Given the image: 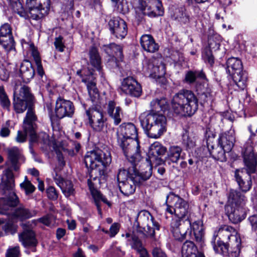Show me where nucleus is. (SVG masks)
I'll return each mask as SVG.
<instances>
[{
    "label": "nucleus",
    "mask_w": 257,
    "mask_h": 257,
    "mask_svg": "<svg viewBox=\"0 0 257 257\" xmlns=\"http://www.w3.org/2000/svg\"><path fill=\"white\" fill-rule=\"evenodd\" d=\"M86 113L91 126L96 131H102L104 126V119L102 112L96 109L92 108L86 110Z\"/></svg>",
    "instance_id": "aec40b11"
},
{
    "label": "nucleus",
    "mask_w": 257,
    "mask_h": 257,
    "mask_svg": "<svg viewBox=\"0 0 257 257\" xmlns=\"http://www.w3.org/2000/svg\"><path fill=\"white\" fill-rule=\"evenodd\" d=\"M123 153L131 163L132 166L138 168V163L142 160L140 146L138 139H127L117 141Z\"/></svg>",
    "instance_id": "6e6552de"
},
{
    "label": "nucleus",
    "mask_w": 257,
    "mask_h": 257,
    "mask_svg": "<svg viewBox=\"0 0 257 257\" xmlns=\"http://www.w3.org/2000/svg\"><path fill=\"white\" fill-rule=\"evenodd\" d=\"M215 236V234L214 235ZM216 236L229 240L232 249L230 253V257L238 256L241 249V239L233 227L226 225H222L219 228Z\"/></svg>",
    "instance_id": "9b49d317"
},
{
    "label": "nucleus",
    "mask_w": 257,
    "mask_h": 257,
    "mask_svg": "<svg viewBox=\"0 0 257 257\" xmlns=\"http://www.w3.org/2000/svg\"><path fill=\"white\" fill-rule=\"evenodd\" d=\"M107 112L109 117L113 120L115 125L119 124L123 117L122 110L120 107L116 106V103L112 100L108 101Z\"/></svg>",
    "instance_id": "bb28decb"
},
{
    "label": "nucleus",
    "mask_w": 257,
    "mask_h": 257,
    "mask_svg": "<svg viewBox=\"0 0 257 257\" xmlns=\"http://www.w3.org/2000/svg\"><path fill=\"white\" fill-rule=\"evenodd\" d=\"M55 112L57 118L71 117L74 112V107L71 101L59 97L56 102Z\"/></svg>",
    "instance_id": "f3484780"
},
{
    "label": "nucleus",
    "mask_w": 257,
    "mask_h": 257,
    "mask_svg": "<svg viewBox=\"0 0 257 257\" xmlns=\"http://www.w3.org/2000/svg\"><path fill=\"white\" fill-rule=\"evenodd\" d=\"M10 5L15 13L18 14L21 17L24 16V12H23V6L19 1L14 3H12V4Z\"/></svg>",
    "instance_id": "5fc2aeb1"
},
{
    "label": "nucleus",
    "mask_w": 257,
    "mask_h": 257,
    "mask_svg": "<svg viewBox=\"0 0 257 257\" xmlns=\"http://www.w3.org/2000/svg\"><path fill=\"white\" fill-rule=\"evenodd\" d=\"M15 186L14 176L8 169L4 171L0 184L3 194L7 197L0 198V214L18 218L21 220L28 219L36 215L37 211L29 210L23 206H20L13 211L14 207L19 203V198L14 192Z\"/></svg>",
    "instance_id": "f257e3e1"
},
{
    "label": "nucleus",
    "mask_w": 257,
    "mask_h": 257,
    "mask_svg": "<svg viewBox=\"0 0 257 257\" xmlns=\"http://www.w3.org/2000/svg\"><path fill=\"white\" fill-rule=\"evenodd\" d=\"M54 150L57 155V157L59 163V167L60 170L65 166V162L64 160L62 152H67L70 156L74 155V151L73 150H69L66 149L63 145L62 142H57L54 144Z\"/></svg>",
    "instance_id": "4c0bfd02"
},
{
    "label": "nucleus",
    "mask_w": 257,
    "mask_h": 257,
    "mask_svg": "<svg viewBox=\"0 0 257 257\" xmlns=\"http://www.w3.org/2000/svg\"><path fill=\"white\" fill-rule=\"evenodd\" d=\"M151 109L148 114H163L161 111L164 112L168 108V103L165 98L153 100L150 103Z\"/></svg>",
    "instance_id": "c9c22d12"
},
{
    "label": "nucleus",
    "mask_w": 257,
    "mask_h": 257,
    "mask_svg": "<svg viewBox=\"0 0 257 257\" xmlns=\"http://www.w3.org/2000/svg\"><path fill=\"white\" fill-rule=\"evenodd\" d=\"M208 47L205 48L202 53V57L206 63L212 66L214 62V57L212 51L219 49L220 38L218 35H214L208 38Z\"/></svg>",
    "instance_id": "2eb2a0df"
},
{
    "label": "nucleus",
    "mask_w": 257,
    "mask_h": 257,
    "mask_svg": "<svg viewBox=\"0 0 257 257\" xmlns=\"http://www.w3.org/2000/svg\"><path fill=\"white\" fill-rule=\"evenodd\" d=\"M196 79L207 80L203 70L189 71L186 73L185 80H196Z\"/></svg>",
    "instance_id": "49530a36"
},
{
    "label": "nucleus",
    "mask_w": 257,
    "mask_h": 257,
    "mask_svg": "<svg viewBox=\"0 0 257 257\" xmlns=\"http://www.w3.org/2000/svg\"><path fill=\"white\" fill-rule=\"evenodd\" d=\"M115 4V7L117 8V11L118 12L122 14H125L128 12V8L126 7H124L122 2H118L117 4Z\"/></svg>",
    "instance_id": "69168bd1"
},
{
    "label": "nucleus",
    "mask_w": 257,
    "mask_h": 257,
    "mask_svg": "<svg viewBox=\"0 0 257 257\" xmlns=\"http://www.w3.org/2000/svg\"><path fill=\"white\" fill-rule=\"evenodd\" d=\"M36 116L33 111L29 109L24 120V130L27 135L30 136L31 143H39L38 135L35 132V121Z\"/></svg>",
    "instance_id": "a211bd4d"
},
{
    "label": "nucleus",
    "mask_w": 257,
    "mask_h": 257,
    "mask_svg": "<svg viewBox=\"0 0 257 257\" xmlns=\"http://www.w3.org/2000/svg\"><path fill=\"white\" fill-rule=\"evenodd\" d=\"M135 10L139 20L142 19V16L155 18L164 15V9L160 0H138Z\"/></svg>",
    "instance_id": "9d476101"
},
{
    "label": "nucleus",
    "mask_w": 257,
    "mask_h": 257,
    "mask_svg": "<svg viewBox=\"0 0 257 257\" xmlns=\"http://www.w3.org/2000/svg\"><path fill=\"white\" fill-rule=\"evenodd\" d=\"M46 193L49 199L52 200H56L58 197V193L53 186H49L46 189Z\"/></svg>",
    "instance_id": "6e6d98bb"
},
{
    "label": "nucleus",
    "mask_w": 257,
    "mask_h": 257,
    "mask_svg": "<svg viewBox=\"0 0 257 257\" xmlns=\"http://www.w3.org/2000/svg\"><path fill=\"white\" fill-rule=\"evenodd\" d=\"M167 151L166 148L161 143L156 142L151 145L150 148L149 155L151 159L156 161V165L159 166L164 163V161L160 158V156L164 155Z\"/></svg>",
    "instance_id": "a878e982"
},
{
    "label": "nucleus",
    "mask_w": 257,
    "mask_h": 257,
    "mask_svg": "<svg viewBox=\"0 0 257 257\" xmlns=\"http://www.w3.org/2000/svg\"><path fill=\"white\" fill-rule=\"evenodd\" d=\"M166 202L170 204H174V213L176 218L173 219H180L184 220L186 219L188 213L189 204L185 200L179 196L171 192L167 196Z\"/></svg>",
    "instance_id": "ddd939ff"
},
{
    "label": "nucleus",
    "mask_w": 257,
    "mask_h": 257,
    "mask_svg": "<svg viewBox=\"0 0 257 257\" xmlns=\"http://www.w3.org/2000/svg\"><path fill=\"white\" fill-rule=\"evenodd\" d=\"M89 58L91 64L96 68L99 74L101 73V61L97 49L92 47L89 51Z\"/></svg>",
    "instance_id": "37998d69"
},
{
    "label": "nucleus",
    "mask_w": 257,
    "mask_h": 257,
    "mask_svg": "<svg viewBox=\"0 0 257 257\" xmlns=\"http://www.w3.org/2000/svg\"><path fill=\"white\" fill-rule=\"evenodd\" d=\"M20 254V249L19 246L9 249L6 254L7 257H19Z\"/></svg>",
    "instance_id": "052dcab7"
},
{
    "label": "nucleus",
    "mask_w": 257,
    "mask_h": 257,
    "mask_svg": "<svg viewBox=\"0 0 257 257\" xmlns=\"http://www.w3.org/2000/svg\"><path fill=\"white\" fill-rule=\"evenodd\" d=\"M248 128L251 135L249 140L244 146L243 154L244 163L247 168L236 170L234 174V177L239 189L243 192L248 191L251 187L252 181L250 175L255 172L257 165V156L253 152V147L250 144L251 143L250 139L255 137V134L252 131L251 125H249Z\"/></svg>",
    "instance_id": "f03ea898"
},
{
    "label": "nucleus",
    "mask_w": 257,
    "mask_h": 257,
    "mask_svg": "<svg viewBox=\"0 0 257 257\" xmlns=\"http://www.w3.org/2000/svg\"><path fill=\"white\" fill-rule=\"evenodd\" d=\"M209 141V140H207V148L212 158L221 162L226 161V157L225 154L227 153V151H225V150L218 145L216 147H214L213 145L210 144Z\"/></svg>",
    "instance_id": "e433bc0d"
},
{
    "label": "nucleus",
    "mask_w": 257,
    "mask_h": 257,
    "mask_svg": "<svg viewBox=\"0 0 257 257\" xmlns=\"http://www.w3.org/2000/svg\"><path fill=\"white\" fill-rule=\"evenodd\" d=\"M181 142L183 147L188 151H192L196 146V138L189 129H183Z\"/></svg>",
    "instance_id": "2f4dec72"
},
{
    "label": "nucleus",
    "mask_w": 257,
    "mask_h": 257,
    "mask_svg": "<svg viewBox=\"0 0 257 257\" xmlns=\"http://www.w3.org/2000/svg\"><path fill=\"white\" fill-rule=\"evenodd\" d=\"M19 240L26 247L36 246L37 244L34 232L31 229H26L19 235Z\"/></svg>",
    "instance_id": "f704fd0d"
},
{
    "label": "nucleus",
    "mask_w": 257,
    "mask_h": 257,
    "mask_svg": "<svg viewBox=\"0 0 257 257\" xmlns=\"http://www.w3.org/2000/svg\"><path fill=\"white\" fill-rule=\"evenodd\" d=\"M102 49L110 57H116L118 60L122 61L123 55L122 46L115 43H110L103 45Z\"/></svg>",
    "instance_id": "473e14b6"
},
{
    "label": "nucleus",
    "mask_w": 257,
    "mask_h": 257,
    "mask_svg": "<svg viewBox=\"0 0 257 257\" xmlns=\"http://www.w3.org/2000/svg\"><path fill=\"white\" fill-rule=\"evenodd\" d=\"M228 245H230L229 243L227 244L223 242L219 241L217 245H214L213 248L216 252L225 255L228 253Z\"/></svg>",
    "instance_id": "603ef678"
},
{
    "label": "nucleus",
    "mask_w": 257,
    "mask_h": 257,
    "mask_svg": "<svg viewBox=\"0 0 257 257\" xmlns=\"http://www.w3.org/2000/svg\"><path fill=\"white\" fill-rule=\"evenodd\" d=\"M10 125V121L6 122V124L2 126L0 131V136L3 138H6L9 136L10 134V130L9 126Z\"/></svg>",
    "instance_id": "4d7b16f0"
},
{
    "label": "nucleus",
    "mask_w": 257,
    "mask_h": 257,
    "mask_svg": "<svg viewBox=\"0 0 257 257\" xmlns=\"http://www.w3.org/2000/svg\"><path fill=\"white\" fill-rule=\"evenodd\" d=\"M138 132L136 126L131 122L123 123L119 126L117 132V141L128 138L137 139Z\"/></svg>",
    "instance_id": "4be33fe9"
},
{
    "label": "nucleus",
    "mask_w": 257,
    "mask_h": 257,
    "mask_svg": "<svg viewBox=\"0 0 257 257\" xmlns=\"http://www.w3.org/2000/svg\"><path fill=\"white\" fill-rule=\"evenodd\" d=\"M29 9L30 17L33 20H38L43 18L48 13L50 9L38 8H28Z\"/></svg>",
    "instance_id": "c03bdc74"
},
{
    "label": "nucleus",
    "mask_w": 257,
    "mask_h": 257,
    "mask_svg": "<svg viewBox=\"0 0 257 257\" xmlns=\"http://www.w3.org/2000/svg\"><path fill=\"white\" fill-rule=\"evenodd\" d=\"M119 230V224L117 223H113L109 228V236L111 237H114Z\"/></svg>",
    "instance_id": "e2e57ef3"
},
{
    "label": "nucleus",
    "mask_w": 257,
    "mask_h": 257,
    "mask_svg": "<svg viewBox=\"0 0 257 257\" xmlns=\"http://www.w3.org/2000/svg\"><path fill=\"white\" fill-rule=\"evenodd\" d=\"M245 197L235 190H230L228 195V203L229 205H237L240 204H245Z\"/></svg>",
    "instance_id": "79ce46f5"
},
{
    "label": "nucleus",
    "mask_w": 257,
    "mask_h": 257,
    "mask_svg": "<svg viewBox=\"0 0 257 257\" xmlns=\"http://www.w3.org/2000/svg\"><path fill=\"white\" fill-rule=\"evenodd\" d=\"M108 26L111 33L118 39L124 38L127 33L126 22L119 17H114L108 22Z\"/></svg>",
    "instance_id": "dca6fc26"
},
{
    "label": "nucleus",
    "mask_w": 257,
    "mask_h": 257,
    "mask_svg": "<svg viewBox=\"0 0 257 257\" xmlns=\"http://www.w3.org/2000/svg\"><path fill=\"white\" fill-rule=\"evenodd\" d=\"M20 186L22 189L25 190L27 195L33 193L36 189L35 186L28 180L22 183Z\"/></svg>",
    "instance_id": "864d4df0"
},
{
    "label": "nucleus",
    "mask_w": 257,
    "mask_h": 257,
    "mask_svg": "<svg viewBox=\"0 0 257 257\" xmlns=\"http://www.w3.org/2000/svg\"><path fill=\"white\" fill-rule=\"evenodd\" d=\"M60 170L59 167L55 169V174L53 175V179L56 184L60 188L64 195L68 197L74 194V189L70 181L65 180L58 174V172Z\"/></svg>",
    "instance_id": "5701e85b"
},
{
    "label": "nucleus",
    "mask_w": 257,
    "mask_h": 257,
    "mask_svg": "<svg viewBox=\"0 0 257 257\" xmlns=\"http://www.w3.org/2000/svg\"><path fill=\"white\" fill-rule=\"evenodd\" d=\"M63 38L61 36H59L56 38L54 45L56 49H58L60 52H63L64 51V45L62 42Z\"/></svg>",
    "instance_id": "680f3d73"
},
{
    "label": "nucleus",
    "mask_w": 257,
    "mask_h": 257,
    "mask_svg": "<svg viewBox=\"0 0 257 257\" xmlns=\"http://www.w3.org/2000/svg\"><path fill=\"white\" fill-rule=\"evenodd\" d=\"M140 43L142 48L148 52L154 53L159 49L158 45L150 35H143L140 38Z\"/></svg>",
    "instance_id": "72a5a7b5"
},
{
    "label": "nucleus",
    "mask_w": 257,
    "mask_h": 257,
    "mask_svg": "<svg viewBox=\"0 0 257 257\" xmlns=\"http://www.w3.org/2000/svg\"><path fill=\"white\" fill-rule=\"evenodd\" d=\"M125 237L132 247L140 253V257H148V252L138 237L134 233H128L125 234Z\"/></svg>",
    "instance_id": "c756f323"
},
{
    "label": "nucleus",
    "mask_w": 257,
    "mask_h": 257,
    "mask_svg": "<svg viewBox=\"0 0 257 257\" xmlns=\"http://www.w3.org/2000/svg\"><path fill=\"white\" fill-rule=\"evenodd\" d=\"M20 81L16 83L14 87L13 105L17 113L24 112L28 107V109L33 110L30 107L33 104L35 98L30 92V88L25 85H22Z\"/></svg>",
    "instance_id": "0eeeda50"
},
{
    "label": "nucleus",
    "mask_w": 257,
    "mask_h": 257,
    "mask_svg": "<svg viewBox=\"0 0 257 257\" xmlns=\"http://www.w3.org/2000/svg\"><path fill=\"white\" fill-rule=\"evenodd\" d=\"M0 103L4 108H9L10 107V101L3 86H0Z\"/></svg>",
    "instance_id": "3c124183"
},
{
    "label": "nucleus",
    "mask_w": 257,
    "mask_h": 257,
    "mask_svg": "<svg viewBox=\"0 0 257 257\" xmlns=\"http://www.w3.org/2000/svg\"><path fill=\"white\" fill-rule=\"evenodd\" d=\"M139 120L145 134L150 138L158 139L167 131V118L164 114L143 112Z\"/></svg>",
    "instance_id": "423d86ee"
},
{
    "label": "nucleus",
    "mask_w": 257,
    "mask_h": 257,
    "mask_svg": "<svg viewBox=\"0 0 257 257\" xmlns=\"http://www.w3.org/2000/svg\"><path fill=\"white\" fill-rule=\"evenodd\" d=\"M249 220L253 230L257 231V215H254L249 218Z\"/></svg>",
    "instance_id": "774afa93"
},
{
    "label": "nucleus",
    "mask_w": 257,
    "mask_h": 257,
    "mask_svg": "<svg viewBox=\"0 0 257 257\" xmlns=\"http://www.w3.org/2000/svg\"><path fill=\"white\" fill-rule=\"evenodd\" d=\"M26 136L27 135L25 133H23L21 131H18L16 140L19 143H23L26 141Z\"/></svg>",
    "instance_id": "338daca9"
},
{
    "label": "nucleus",
    "mask_w": 257,
    "mask_h": 257,
    "mask_svg": "<svg viewBox=\"0 0 257 257\" xmlns=\"http://www.w3.org/2000/svg\"><path fill=\"white\" fill-rule=\"evenodd\" d=\"M98 183L97 181H92L91 180H87V184L91 194L95 201L96 205L97 206V209L99 213L101 212V208L99 205L98 201L101 200L105 204H107L109 206H111V203L107 200V199L103 196V195L98 191L96 186V184Z\"/></svg>",
    "instance_id": "cd10ccee"
},
{
    "label": "nucleus",
    "mask_w": 257,
    "mask_h": 257,
    "mask_svg": "<svg viewBox=\"0 0 257 257\" xmlns=\"http://www.w3.org/2000/svg\"><path fill=\"white\" fill-rule=\"evenodd\" d=\"M87 82V87L89 94L93 102H97L99 98V93L94 81H85Z\"/></svg>",
    "instance_id": "a18cd8bd"
},
{
    "label": "nucleus",
    "mask_w": 257,
    "mask_h": 257,
    "mask_svg": "<svg viewBox=\"0 0 257 257\" xmlns=\"http://www.w3.org/2000/svg\"><path fill=\"white\" fill-rule=\"evenodd\" d=\"M172 106L176 114L191 116L198 109V100L191 90L182 89L174 96Z\"/></svg>",
    "instance_id": "39448f33"
},
{
    "label": "nucleus",
    "mask_w": 257,
    "mask_h": 257,
    "mask_svg": "<svg viewBox=\"0 0 257 257\" xmlns=\"http://www.w3.org/2000/svg\"><path fill=\"white\" fill-rule=\"evenodd\" d=\"M198 249L194 243L190 240H186L182 247V257H197Z\"/></svg>",
    "instance_id": "ea45409f"
},
{
    "label": "nucleus",
    "mask_w": 257,
    "mask_h": 257,
    "mask_svg": "<svg viewBox=\"0 0 257 257\" xmlns=\"http://www.w3.org/2000/svg\"><path fill=\"white\" fill-rule=\"evenodd\" d=\"M171 17L181 25H188L191 20L190 13L185 7L176 9L173 14L171 15Z\"/></svg>",
    "instance_id": "7c9ffc66"
},
{
    "label": "nucleus",
    "mask_w": 257,
    "mask_h": 257,
    "mask_svg": "<svg viewBox=\"0 0 257 257\" xmlns=\"http://www.w3.org/2000/svg\"><path fill=\"white\" fill-rule=\"evenodd\" d=\"M165 73V67L164 64L161 63L159 66H155L153 67V73L150 74L151 77L159 79L164 75Z\"/></svg>",
    "instance_id": "8fccbe9b"
},
{
    "label": "nucleus",
    "mask_w": 257,
    "mask_h": 257,
    "mask_svg": "<svg viewBox=\"0 0 257 257\" xmlns=\"http://www.w3.org/2000/svg\"><path fill=\"white\" fill-rule=\"evenodd\" d=\"M121 89L126 94L139 97L142 93V86L138 81H122Z\"/></svg>",
    "instance_id": "c85d7f7f"
},
{
    "label": "nucleus",
    "mask_w": 257,
    "mask_h": 257,
    "mask_svg": "<svg viewBox=\"0 0 257 257\" xmlns=\"http://www.w3.org/2000/svg\"><path fill=\"white\" fill-rule=\"evenodd\" d=\"M22 155H21L20 150L16 147H14L8 150V160L6 162V165L9 167L3 172L1 176V178L4 174V171L8 169H10L13 174L11 169L14 171H17L20 168V163L19 161L22 159ZM14 175V174H13Z\"/></svg>",
    "instance_id": "412c9836"
},
{
    "label": "nucleus",
    "mask_w": 257,
    "mask_h": 257,
    "mask_svg": "<svg viewBox=\"0 0 257 257\" xmlns=\"http://www.w3.org/2000/svg\"><path fill=\"white\" fill-rule=\"evenodd\" d=\"M182 149L179 146H171L169 148L167 153V156L165 161L169 164L177 163L180 158H182L181 153Z\"/></svg>",
    "instance_id": "58836bf2"
},
{
    "label": "nucleus",
    "mask_w": 257,
    "mask_h": 257,
    "mask_svg": "<svg viewBox=\"0 0 257 257\" xmlns=\"http://www.w3.org/2000/svg\"><path fill=\"white\" fill-rule=\"evenodd\" d=\"M0 38H6L3 39L2 46L6 51H10L14 48V40L12 36V29L10 25L6 23L0 28Z\"/></svg>",
    "instance_id": "b1692460"
},
{
    "label": "nucleus",
    "mask_w": 257,
    "mask_h": 257,
    "mask_svg": "<svg viewBox=\"0 0 257 257\" xmlns=\"http://www.w3.org/2000/svg\"><path fill=\"white\" fill-rule=\"evenodd\" d=\"M152 253L153 257H167L166 254L159 247H155L153 249Z\"/></svg>",
    "instance_id": "0e129e2a"
},
{
    "label": "nucleus",
    "mask_w": 257,
    "mask_h": 257,
    "mask_svg": "<svg viewBox=\"0 0 257 257\" xmlns=\"http://www.w3.org/2000/svg\"><path fill=\"white\" fill-rule=\"evenodd\" d=\"M138 231L142 232L147 237L154 238L155 230H159L160 225L155 221L149 212L142 210L138 214L136 218Z\"/></svg>",
    "instance_id": "1a4fd4ad"
},
{
    "label": "nucleus",
    "mask_w": 257,
    "mask_h": 257,
    "mask_svg": "<svg viewBox=\"0 0 257 257\" xmlns=\"http://www.w3.org/2000/svg\"><path fill=\"white\" fill-rule=\"evenodd\" d=\"M191 225V221L189 218L184 220L180 219H172L171 223V231L175 239L183 241L187 238V236L191 235V230L189 231Z\"/></svg>",
    "instance_id": "4468645a"
},
{
    "label": "nucleus",
    "mask_w": 257,
    "mask_h": 257,
    "mask_svg": "<svg viewBox=\"0 0 257 257\" xmlns=\"http://www.w3.org/2000/svg\"><path fill=\"white\" fill-rule=\"evenodd\" d=\"M234 131L230 130L221 134L218 139V145L229 152L231 151L235 142Z\"/></svg>",
    "instance_id": "393cba45"
},
{
    "label": "nucleus",
    "mask_w": 257,
    "mask_h": 257,
    "mask_svg": "<svg viewBox=\"0 0 257 257\" xmlns=\"http://www.w3.org/2000/svg\"><path fill=\"white\" fill-rule=\"evenodd\" d=\"M121 61L118 60L116 57H110L107 62L106 65L110 69L117 68L118 67V62Z\"/></svg>",
    "instance_id": "bf43d9fd"
},
{
    "label": "nucleus",
    "mask_w": 257,
    "mask_h": 257,
    "mask_svg": "<svg viewBox=\"0 0 257 257\" xmlns=\"http://www.w3.org/2000/svg\"><path fill=\"white\" fill-rule=\"evenodd\" d=\"M111 158L109 152H104L101 150H95L88 152L84 158L87 167L89 166V179L92 181H97L98 184L105 181L107 176V166L111 163Z\"/></svg>",
    "instance_id": "7ed1b4c3"
},
{
    "label": "nucleus",
    "mask_w": 257,
    "mask_h": 257,
    "mask_svg": "<svg viewBox=\"0 0 257 257\" xmlns=\"http://www.w3.org/2000/svg\"><path fill=\"white\" fill-rule=\"evenodd\" d=\"M52 215L50 214H47L41 218H39L37 221L47 226H50L52 224Z\"/></svg>",
    "instance_id": "13d9d810"
},
{
    "label": "nucleus",
    "mask_w": 257,
    "mask_h": 257,
    "mask_svg": "<svg viewBox=\"0 0 257 257\" xmlns=\"http://www.w3.org/2000/svg\"><path fill=\"white\" fill-rule=\"evenodd\" d=\"M26 4L28 8H38L50 9V0H27Z\"/></svg>",
    "instance_id": "de8ad7c7"
},
{
    "label": "nucleus",
    "mask_w": 257,
    "mask_h": 257,
    "mask_svg": "<svg viewBox=\"0 0 257 257\" xmlns=\"http://www.w3.org/2000/svg\"><path fill=\"white\" fill-rule=\"evenodd\" d=\"M190 228L193 231L195 240L198 242H201L203 241L204 236L202 221L199 219L194 221L192 223L191 222V225L189 227V229Z\"/></svg>",
    "instance_id": "a19ab883"
},
{
    "label": "nucleus",
    "mask_w": 257,
    "mask_h": 257,
    "mask_svg": "<svg viewBox=\"0 0 257 257\" xmlns=\"http://www.w3.org/2000/svg\"><path fill=\"white\" fill-rule=\"evenodd\" d=\"M226 72L229 75L228 79L232 80H247V73L242 71L241 60L237 58L231 57L226 61Z\"/></svg>",
    "instance_id": "f8f14e48"
},
{
    "label": "nucleus",
    "mask_w": 257,
    "mask_h": 257,
    "mask_svg": "<svg viewBox=\"0 0 257 257\" xmlns=\"http://www.w3.org/2000/svg\"><path fill=\"white\" fill-rule=\"evenodd\" d=\"M30 51L31 52V54L34 59L35 61V63L38 67L39 69V72L41 75H42L43 71H41L40 69L42 68V64H41V60L40 57L39 53L37 49L35 48L33 44L30 45Z\"/></svg>",
    "instance_id": "09e8293b"
},
{
    "label": "nucleus",
    "mask_w": 257,
    "mask_h": 257,
    "mask_svg": "<svg viewBox=\"0 0 257 257\" xmlns=\"http://www.w3.org/2000/svg\"><path fill=\"white\" fill-rule=\"evenodd\" d=\"M148 171L140 173L138 168L130 167L127 170H120L117 176L118 187L121 193L128 196L135 192L136 185L149 179L152 175V168L148 166Z\"/></svg>",
    "instance_id": "20e7f679"
},
{
    "label": "nucleus",
    "mask_w": 257,
    "mask_h": 257,
    "mask_svg": "<svg viewBox=\"0 0 257 257\" xmlns=\"http://www.w3.org/2000/svg\"><path fill=\"white\" fill-rule=\"evenodd\" d=\"M245 204L237 205H227L225 207L226 214L229 220L233 223H237L244 219L246 215Z\"/></svg>",
    "instance_id": "6ab92c4d"
}]
</instances>
